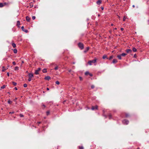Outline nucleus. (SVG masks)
<instances>
[{
	"label": "nucleus",
	"instance_id": "nucleus-46",
	"mask_svg": "<svg viewBox=\"0 0 149 149\" xmlns=\"http://www.w3.org/2000/svg\"><path fill=\"white\" fill-rule=\"evenodd\" d=\"M120 29L122 31H123L124 30V29L123 28H121Z\"/></svg>",
	"mask_w": 149,
	"mask_h": 149
},
{
	"label": "nucleus",
	"instance_id": "nucleus-43",
	"mask_svg": "<svg viewBox=\"0 0 149 149\" xmlns=\"http://www.w3.org/2000/svg\"><path fill=\"white\" fill-rule=\"evenodd\" d=\"M79 79L81 81L82 80V78L81 77H79Z\"/></svg>",
	"mask_w": 149,
	"mask_h": 149
},
{
	"label": "nucleus",
	"instance_id": "nucleus-24",
	"mask_svg": "<svg viewBox=\"0 0 149 149\" xmlns=\"http://www.w3.org/2000/svg\"><path fill=\"white\" fill-rule=\"evenodd\" d=\"M2 68H3V69L2 70V72H4V71H5V70H6V69L5 68V67L4 66H3L2 67Z\"/></svg>",
	"mask_w": 149,
	"mask_h": 149
},
{
	"label": "nucleus",
	"instance_id": "nucleus-28",
	"mask_svg": "<svg viewBox=\"0 0 149 149\" xmlns=\"http://www.w3.org/2000/svg\"><path fill=\"white\" fill-rule=\"evenodd\" d=\"M19 69V67L17 66H16L15 68V70H18Z\"/></svg>",
	"mask_w": 149,
	"mask_h": 149
},
{
	"label": "nucleus",
	"instance_id": "nucleus-50",
	"mask_svg": "<svg viewBox=\"0 0 149 149\" xmlns=\"http://www.w3.org/2000/svg\"><path fill=\"white\" fill-rule=\"evenodd\" d=\"M65 102H66V100H64V101L63 102V104H65Z\"/></svg>",
	"mask_w": 149,
	"mask_h": 149
},
{
	"label": "nucleus",
	"instance_id": "nucleus-45",
	"mask_svg": "<svg viewBox=\"0 0 149 149\" xmlns=\"http://www.w3.org/2000/svg\"><path fill=\"white\" fill-rule=\"evenodd\" d=\"M89 75L91 76L92 77L93 76V74H92L89 73Z\"/></svg>",
	"mask_w": 149,
	"mask_h": 149
},
{
	"label": "nucleus",
	"instance_id": "nucleus-14",
	"mask_svg": "<svg viewBox=\"0 0 149 149\" xmlns=\"http://www.w3.org/2000/svg\"><path fill=\"white\" fill-rule=\"evenodd\" d=\"M89 48L88 47H86V50L84 51V52L85 53H86L89 49Z\"/></svg>",
	"mask_w": 149,
	"mask_h": 149
},
{
	"label": "nucleus",
	"instance_id": "nucleus-30",
	"mask_svg": "<svg viewBox=\"0 0 149 149\" xmlns=\"http://www.w3.org/2000/svg\"><path fill=\"white\" fill-rule=\"evenodd\" d=\"M103 58V59H105L106 58H107V56L106 55H104L103 56V57H102Z\"/></svg>",
	"mask_w": 149,
	"mask_h": 149
},
{
	"label": "nucleus",
	"instance_id": "nucleus-7",
	"mask_svg": "<svg viewBox=\"0 0 149 149\" xmlns=\"http://www.w3.org/2000/svg\"><path fill=\"white\" fill-rule=\"evenodd\" d=\"M91 109L92 110H98V106L96 105L95 106H92Z\"/></svg>",
	"mask_w": 149,
	"mask_h": 149
},
{
	"label": "nucleus",
	"instance_id": "nucleus-23",
	"mask_svg": "<svg viewBox=\"0 0 149 149\" xmlns=\"http://www.w3.org/2000/svg\"><path fill=\"white\" fill-rule=\"evenodd\" d=\"M8 104H11L12 102V101H11L10 100H9L8 101Z\"/></svg>",
	"mask_w": 149,
	"mask_h": 149
},
{
	"label": "nucleus",
	"instance_id": "nucleus-26",
	"mask_svg": "<svg viewBox=\"0 0 149 149\" xmlns=\"http://www.w3.org/2000/svg\"><path fill=\"white\" fill-rule=\"evenodd\" d=\"M89 73H90L88 72H86L85 73V74L86 75H89Z\"/></svg>",
	"mask_w": 149,
	"mask_h": 149
},
{
	"label": "nucleus",
	"instance_id": "nucleus-37",
	"mask_svg": "<svg viewBox=\"0 0 149 149\" xmlns=\"http://www.w3.org/2000/svg\"><path fill=\"white\" fill-rule=\"evenodd\" d=\"M49 113H50V112H49V111H47V112H46L47 115H48L49 114Z\"/></svg>",
	"mask_w": 149,
	"mask_h": 149
},
{
	"label": "nucleus",
	"instance_id": "nucleus-4",
	"mask_svg": "<svg viewBox=\"0 0 149 149\" xmlns=\"http://www.w3.org/2000/svg\"><path fill=\"white\" fill-rule=\"evenodd\" d=\"M8 4L6 3H0V7H2Z\"/></svg>",
	"mask_w": 149,
	"mask_h": 149
},
{
	"label": "nucleus",
	"instance_id": "nucleus-25",
	"mask_svg": "<svg viewBox=\"0 0 149 149\" xmlns=\"http://www.w3.org/2000/svg\"><path fill=\"white\" fill-rule=\"evenodd\" d=\"M109 118L111 119L112 118V115L111 114H109L108 115Z\"/></svg>",
	"mask_w": 149,
	"mask_h": 149
},
{
	"label": "nucleus",
	"instance_id": "nucleus-51",
	"mask_svg": "<svg viewBox=\"0 0 149 149\" xmlns=\"http://www.w3.org/2000/svg\"><path fill=\"white\" fill-rule=\"evenodd\" d=\"M41 123V122H37V123L38 124H40Z\"/></svg>",
	"mask_w": 149,
	"mask_h": 149
},
{
	"label": "nucleus",
	"instance_id": "nucleus-41",
	"mask_svg": "<svg viewBox=\"0 0 149 149\" xmlns=\"http://www.w3.org/2000/svg\"><path fill=\"white\" fill-rule=\"evenodd\" d=\"M95 87V86L94 85H92L91 86V88H92V89H93Z\"/></svg>",
	"mask_w": 149,
	"mask_h": 149
},
{
	"label": "nucleus",
	"instance_id": "nucleus-10",
	"mask_svg": "<svg viewBox=\"0 0 149 149\" xmlns=\"http://www.w3.org/2000/svg\"><path fill=\"white\" fill-rule=\"evenodd\" d=\"M51 79L50 77L49 76H47V77H46L45 78V79L46 80H49V79Z\"/></svg>",
	"mask_w": 149,
	"mask_h": 149
},
{
	"label": "nucleus",
	"instance_id": "nucleus-61",
	"mask_svg": "<svg viewBox=\"0 0 149 149\" xmlns=\"http://www.w3.org/2000/svg\"><path fill=\"white\" fill-rule=\"evenodd\" d=\"M137 149H140L139 148H138Z\"/></svg>",
	"mask_w": 149,
	"mask_h": 149
},
{
	"label": "nucleus",
	"instance_id": "nucleus-31",
	"mask_svg": "<svg viewBox=\"0 0 149 149\" xmlns=\"http://www.w3.org/2000/svg\"><path fill=\"white\" fill-rule=\"evenodd\" d=\"M58 69V66H56L54 68V69L55 70H57Z\"/></svg>",
	"mask_w": 149,
	"mask_h": 149
},
{
	"label": "nucleus",
	"instance_id": "nucleus-44",
	"mask_svg": "<svg viewBox=\"0 0 149 149\" xmlns=\"http://www.w3.org/2000/svg\"><path fill=\"white\" fill-rule=\"evenodd\" d=\"M137 57L136 55V54H135L134 55V57L135 58H136Z\"/></svg>",
	"mask_w": 149,
	"mask_h": 149
},
{
	"label": "nucleus",
	"instance_id": "nucleus-54",
	"mask_svg": "<svg viewBox=\"0 0 149 149\" xmlns=\"http://www.w3.org/2000/svg\"><path fill=\"white\" fill-rule=\"evenodd\" d=\"M103 114H104V111L103 110Z\"/></svg>",
	"mask_w": 149,
	"mask_h": 149
},
{
	"label": "nucleus",
	"instance_id": "nucleus-9",
	"mask_svg": "<svg viewBox=\"0 0 149 149\" xmlns=\"http://www.w3.org/2000/svg\"><path fill=\"white\" fill-rule=\"evenodd\" d=\"M102 1L101 0H98L96 2L97 4L98 5H100L102 3Z\"/></svg>",
	"mask_w": 149,
	"mask_h": 149
},
{
	"label": "nucleus",
	"instance_id": "nucleus-48",
	"mask_svg": "<svg viewBox=\"0 0 149 149\" xmlns=\"http://www.w3.org/2000/svg\"><path fill=\"white\" fill-rule=\"evenodd\" d=\"M101 8L102 10H104V8L103 7H101Z\"/></svg>",
	"mask_w": 149,
	"mask_h": 149
},
{
	"label": "nucleus",
	"instance_id": "nucleus-20",
	"mask_svg": "<svg viewBox=\"0 0 149 149\" xmlns=\"http://www.w3.org/2000/svg\"><path fill=\"white\" fill-rule=\"evenodd\" d=\"M42 72H43V73H45V72H46L47 71V69H44L43 70H42Z\"/></svg>",
	"mask_w": 149,
	"mask_h": 149
},
{
	"label": "nucleus",
	"instance_id": "nucleus-36",
	"mask_svg": "<svg viewBox=\"0 0 149 149\" xmlns=\"http://www.w3.org/2000/svg\"><path fill=\"white\" fill-rule=\"evenodd\" d=\"M27 84H24V87H26L27 86Z\"/></svg>",
	"mask_w": 149,
	"mask_h": 149
},
{
	"label": "nucleus",
	"instance_id": "nucleus-60",
	"mask_svg": "<svg viewBox=\"0 0 149 149\" xmlns=\"http://www.w3.org/2000/svg\"><path fill=\"white\" fill-rule=\"evenodd\" d=\"M118 18H120V17L119 16H118Z\"/></svg>",
	"mask_w": 149,
	"mask_h": 149
},
{
	"label": "nucleus",
	"instance_id": "nucleus-16",
	"mask_svg": "<svg viewBox=\"0 0 149 149\" xmlns=\"http://www.w3.org/2000/svg\"><path fill=\"white\" fill-rule=\"evenodd\" d=\"M12 45L13 48H15L16 47V44L14 42L12 43Z\"/></svg>",
	"mask_w": 149,
	"mask_h": 149
},
{
	"label": "nucleus",
	"instance_id": "nucleus-8",
	"mask_svg": "<svg viewBox=\"0 0 149 149\" xmlns=\"http://www.w3.org/2000/svg\"><path fill=\"white\" fill-rule=\"evenodd\" d=\"M21 29H22V31H24L25 32H26V33L28 32V30L24 29V26H22L21 27Z\"/></svg>",
	"mask_w": 149,
	"mask_h": 149
},
{
	"label": "nucleus",
	"instance_id": "nucleus-2",
	"mask_svg": "<svg viewBox=\"0 0 149 149\" xmlns=\"http://www.w3.org/2000/svg\"><path fill=\"white\" fill-rule=\"evenodd\" d=\"M29 79L28 80L29 81H30L32 80V78L33 77V75L32 73H29L28 74Z\"/></svg>",
	"mask_w": 149,
	"mask_h": 149
},
{
	"label": "nucleus",
	"instance_id": "nucleus-57",
	"mask_svg": "<svg viewBox=\"0 0 149 149\" xmlns=\"http://www.w3.org/2000/svg\"><path fill=\"white\" fill-rule=\"evenodd\" d=\"M114 29L116 30V29H117V28H115V29Z\"/></svg>",
	"mask_w": 149,
	"mask_h": 149
},
{
	"label": "nucleus",
	"instance_id": "nucleus-11",
	"mask_svg": "<svg viewBox=\"0 0 149 149\" xmlns=\"http://www.w3.org/2000/svg\"><path fill=\"white\" fill-rule=\"evenodd\" d=\"M126 52L127 53H130L132 52V51L130 49H127L126 50Z\"/></svg>",
	"mask_w": 149,
	"mask_h": 149
},
{
	"label": "nucleus",
	"instance_id": "nucleus-47",
	"mask_svg": "<svg viewBox=\"0 0 149 149\" xmlns=\"http://www.w3.org/2000/svg\"><path fill=\"white\" fill-rule=\"evenodd\" d=\"M14 113V112H10L9 113H11V114H13Z\"/></svg>",
	"mask_w": 149,
	"mask_h": 149
},
{
	"label": "nucleus",
	"instance_id": "nucleus-34",
	"mask_svg": "<svg viewBox=\"0 0 149 149\" xmlns=\"http://www.w3.org/2000/svg\"><path fill=\"white\" fill-rule=\"evenodd\" d=\"M6 87V86L3 85L2 87H1V89H4Z\"/></svg>",
	"mask_w": 149,
	"mask_h": 149
},
{
	"label": "nucleus",
	"instance_id": "nucleus-52",
	"mask_svg": "<svg viewBox=\"0 0 149 149\" xmlns=\"http://www.w3.org/2000/svg\"><path fill=\"white\" fill-rule=\"evenodd\" d=\"M15 89L16 90H17V87H15Z\"/></svg>",
	"mask_w": 149,
	"mask_h": 149
},
{
	"label": "nucleus",
	"instance_id": "nucleus-55",
	"mask_svg": "<svg viewBox=\"0 0 149 149\" xmlns=\"http://www.w3.org/2000/svg\"><path fill=\"white\" fill-rule=\"evenodd\" d=\"M71 70H69V72H71Z\"/></svg>",
	"mask_w": 149,
	"mask_h": 149
},
{
	"label": "nucleus",
	"instance_id": "nucleus-39",
	"mask_svg": "<svg viewBox=\"0 0 149 149\" xmlns=\"http://www.w3.org/2000/svg\"><path fill=\"white\" fill-rule=\"evenodd\" d=\"M36 18V17L34 16H33L32 17V19L33 20H34Z\"/></svg>",
	"mask_w": 149,
	"mask_h": 149
},
{
	"label": "nucleus",
	"instance_id": "nucleus-42",
	"mask_svg": "<svg viewBox=\"0 0 149 149\" xmlns=\"http://www.w3.org/2000/svg\"><path fill=\"white\" fill-rule=\"evenodd\" d=\"M13 64L14 65H16V63H15V61L13 62Z\"/></svg>",
	"mask_w": 149,
	"mask_h": 149
},
{
	"label": "nucleus",
	"instance_id": "nucleus-49",
	"mask_svg": "<svg viewBox=\"0 0 149 149\" xmlns=\"http://www.w3.org/2000/svg\"><path fill=\"white\" fill-rule=\"evenodd\" d=\"M7 75L8 76H9V72H8L7 73Z\"/></svg>",
	"mask_w": 149,
	"mask_h": 149
},
{
	"label": "nucleus",
	"instance_id": "nucleus-59",
	"mask_svg": "<svg viewBox=\"0 0 149 149\" xmlns=\"http://www.w3.org/2000/svg\"><path fill=\"white\" fill-rule=\"evenodd\" d=\"M134 6H134V5L133 6V7H134Z\"/></svg>",
	"mask_w": 149,
	"mask_h": 149
},
{
	"label": "nucleus",
	"instance_id": "nucleus-38",
	"mask_svg": "<svg viewBox=\"0 0 149 149\" xmlns=\"http://www.w3.org/2000/svg\"><path fill=\"white\" fill-rule=\"evenodd\" d=\"M19 116L21 117H24V115L22 114H20Z\"/></svg>",
	"mask_w": 149,
	"mask_h": 149
},
{
	"label": "nucleus",
	"instance_id": "nucleus-40",
	"mask_svg": "<svg viewBox=\"0 0 149 149\" xmlns=\"http://www.w3.org/2000/svg\"><path fill=\"white\" fill-rule=\"evenodd\" d=\"M126 19V17L125 16H124L123 17V21H125Z\"/></svg>",
	"mask_w": 149,
	"mask_h": 149
},
{
	"label": "nucleus",
	"instance_id": "nucleus-18",
	"mask_svg": "<svg viewBox=\"0 0 149 149\" xmlns=\"http://www.w3.org/2000/svg\"><path fill=\"white\" fill-rule=\"evenodd\" d=\"M14 53L15 54H16L17 52V50L16 49H13Z\"/></svg>",
	"mask_w": 149,
	"mask_h": 149
},
{
	"label": "nucleus",
	"instance_id": "nucleus-21",
	"mask_svg": "<svg viewBox=\"0 0 149 149\" xmlns=\"http://www.w3.org/2000/svg\"><path fill=\"white\" fill-rule=\"evenodd\" d=\"M79 149H84V147L83 146H79L78 147Z\"/></svg>",
	"mask_w": 149,
	"mask_h": 149
},
{
	"label": "nucleus",
	"instance_id": "nucleus-1",
	"mask_svg": "<svg viewBox=\"0 0 149 149\" xmlns=\"http://www.w3.org/2000/svg\"><path fill=\"white\" fill-rule=\"evenodd\" d=\"M97 59L96 58H95L94 59L91 60V61H89L88 62V64L89 65H91L92 63H95L96 62L97 60Z\"/></svg>",
	"mask_w": 149,
	"mask_h": 149
},
{
	"label": "nucleus",
	"instance_id": "nucleus-17",
	"mask_svg": "<svg viewBox=\"0 0 149 149\" xmlns=\"http://www.w3.org/2000/svg\"><path fill=\"white\" fill-rule=\"evenodd\" d=\"M20 25V22L19 21H17V25L19 27V26Z\"/></svg>",
	"mask_w": 149,
	"mask_h": 149
},
{
	"label": "nucleus",
	"instance_id": "nucleus-5",
	"mask_svg": "<svg viewBox=\"0 0 149 149\" xmlns=\"http://www.w3.org/2000/svg\"><path fill=\"white\" fill-rule=\"evenodd\" d=\"M41 69V68H38L37 70H36L35 74H39V72L40 70Z\"/></svg>",
	"mask_w": 149,
	"mask_h": 149
},
{
	"label": "nucleus",
	"instance_id": "nucleus-29",
	"mask_svg": "<svg viewBox=\"0 0 149 149\" xmlns=\"http://www.w3.org/2000/svg\"><path fill=\"white\" fill-rule=\"evenodd\" d=\"M125 116L126 117H128L130 116V115L129 114L125 113Z\"/></svg>",
	"mask_w": 149,
	"mask_h": 149
},
{
	"label": "nucleus",
	"instance_id": "nucleus-53",
	"mask_svg": "<svg viewBox=\"0 0 149 149\" xmlns=\"http://www.w3.org/2000/svg\"><path fill=\"white\" fill-rule=\"evenodd\" d=\"M47 90H48V91L49 90V88H47Z\"/></svg>",
	"mask_w": 149,
	"mask_h": 149
},
{
	"label": "nucleus",
	"instance_id": "nucleus-19",
	"mask_svg": "<svg viewBox=\"0 0 149 149\" xmlns=\"http://www.w3.org/2000/svg\"><path fill=\"white\" fill-rule=\"evenodd\" d=\"M132 50L134 52H136V51H137V49H136L134 48V47H133V48H132Z\"/></svg>",
	"mask_w": 149,
	"mask_h": 149
},
{
	"label": "nucleus",
	"instance_id": "nucleus-3",
	"mask_svg": "<svg viewBox=\"0 0 149 149\" xmlns=\"http://www.w3.org/2000/svg\"><path fill=\"white\" fill-rule=\"evenodd\" d=\"M78 46L81 49H84V45L81 43H79L78 44Z\"/></svg>",
	"mask_w": 149,
	"mask_h": 149
},
{
	"label": "nucleus",
	"instance_id": "nucleus-27",
	"mask_svg": "<svg viewBox=\"0 0 149 149\" xmlns=\"http://www.w3.org/2000/svg\"><path fill=\"white\" fill-rule=\"evenodd\" d=\"M121 56H126L127 55V54L125 53H123L122 54H121Z\"/></svg>",
	"mask_w": 149,
	"mask_h": 149
},
{
	"label": "nucleus",
	"instance_id": "nucleus-22",
	"mask_svg": "<svg viewBox=\"0 0 149 149\" xmlns=\"http://www.w3.org/2000/svg\"><path fill=\"white\" fill-rule=\"evenodd\" d=\"M121 55H119L117 56V57L119 59H121Z\"/></svg>",
	"mask_w": 149,
	"mask_h": 149
},
{
	"label": "nucleus",
	"instance_id": "nucleus-13",
	"mask_svg": "<svg viewBox=\"0 0 149 149\" xmlns=\"http://www.w3.org/2000/svg\"><path fill=\"white\" fill-rule=\"evenodd\" d=\"M33 6V4L32 3H30L29 5L28 6V7H29L30 8H31Z\"/></svg>",
	"mask_w": 149,
	"mask_h": 149
},
{
	"label": "nucleus",
	"instance_id": "nucleus-33",
	"mask_svg": "<svg viewBox=\"0 0 149 149\" xmlns=\"http://www.w3.org/2000/svg\"><path fill=\"white\" fill-rule=\"evenodd\" d=\"M56 84L57 85H59L60 84V83L59 81H56Z\"/></svg>",
	"mask_w": 149,
	"mask_h": 149
},
{
	"label": "nucleus",
	"instance_id": "nucleus-6",
	"mask_svg": "<svg viewBox=\"0 0 149 149\" xmlns=\"http://www.w3.org/2000/svg\"><path fill=\"white\" fill-rule=\"evenodd\" d=\"M123 123L127 125L129 123V121L127 120H123Z\"/></svg>",
	"mask_w": 149,
	"mask_h": 149
},
{
	"label": "nucleus",
	"instance_id": "nucleus-35",
	"mask_svg": "<svg viewBox=\"0 0 149 149\" xmlns=\"http://www.w3.org/2000/svg\"><path fill=\"white\" fill-rule=\"evenodd\" d=\"M113 58V56H111L109 58V60H111V59H112V58Z\"/></svg>",
	"mask_w": 149,
	"mask_h": 149
},
{
	"label": "nucleus",
	"instance_id": "nucleus-12",
	"mask_svg": "<svg viewBox=\"0 0 149 149\" xmlns=\"http://www.w3.org/2000/svg\"><path fill=\"white\" fill-rule=\"evenodd\" d=\"M26 19L27 21L29 22L30 20V18L28 16H27L26 17Z\"/></svg>",
	"mask_w": 149,
	"mask_h": 149
},
{
	"label": "nucleus",
	"instance_id": "nucleus-58",
	"mask_svg": "<svg viewBox=\"0 0 149 149\" xmlns=\"http://www.w3.org/2000/svg\"><path fill=\"white\" fill-rule=\"evenodd\" d=\"M111 26H113V24H111Z\"/></svg>",
	"mask_w": 149,
	"mask_h": 149
},
{
	"label": "nucleus",
	"instance_id": "nucleus-15",
	"mask_svg": "<svg viewBox=\"0 0 149 149\" xmlns=\"http://www.w3.org/2000/svg\"><path fill=\"white\" fill-rule=\"evenodd\" d=\"M117 62V61L116 59H113L112 63H115Z\"/></svg>",
	"mask_w": 149,
	"mask_h": 149
},
{
	"label": "nucleus",
	"instance_id": "nucleus-56",
	"mask_svg": "<svg viewBox=\"0 0 149 149\" xmlns=\"http://www.w3.org/2000/svg\"><path fill=\"white\" fill-rule=\"evenodd\" d=\"M24 63V62L23 61H22V63Z\"/></svg>",
	"mask_w": 149,
	"mask_h": 149
},
{
	"label": "nucleus",
	"instance_id": "nucleus-32",
	"mask_svg": "<svg viewBox=\"0 0 149 149\" xmlns=\"http://www.w3.org/2000/svg\"><path fill=\"white\" fill-rule=\"evenodd\" d=\"M13 84L15 86H16L17 85V83L14 82H13Z\"/></svg>",
	"mask_w": 149,
	"mask_h": 149
}]
</instances>
